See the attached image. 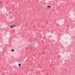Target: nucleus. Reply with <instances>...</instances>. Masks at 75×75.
Returning <instances> with one entry per match:
<instances>
[{
	"instance_id": "obj_3",
	"label": "nucleus",
	"mask_w": 75,
	"mask_h": 75,
	"mask_svg": "<svg viewBox=\"0 0 75 75\" xmlns=\"http://www.w3.org/2000/svg\"><path fill=\"white\" fill-rule=\"evenodd\" d=\"M10 27L11 28H13V26H11Z\"/></svg>"
},
{
	"instance_id": "obj_4",
	"label": "nucleus",
	"mask_w": 75,
	"mask_h": 75,
	"mask_svg": "<svg viewBox=\"0 0 75 75\" xmlns=\"http://www.w3.org/2000/svg\"><path fill=\"white\" fill-rule=\"evenodd\" d=\"M47 7L50 8V7H51V6H48Z\"/></svg>"
},
{
	"instance_id": "obj_2",
	"label": "nucleus",
	"mask_w": 75,
	"mask_h": 75,
	"mask_svg": "<svg viewBox=\"0 0 75 75\" xmlns=\"http://www.w3.org/2000/svg\"><path fill=\"white\" fill-rule=\"evenodd\" d=\"M11 51L12 52H14V49H12L11 50Z\"/></svg>"
},
{
	"instance_id": "obj_1",
	"label": "nucleus",
	"mask_w": 75,
	"mask_h": 75,
	"mask_svg": "<svg viewBox=\"0 0 75 75\" xmlns=\"http://www.w3.org/2000/svg\"><path fill=\"white\" fill-rule=\"evenodd\" d=\"M18 65L19 67H21V64H18Z\"/></svg>"
},
{
	"instance_id": "obj_5",
	"label": "nucleus",
	"mask_w": 75,
	"mask_h": 75,
	"mask_svg": "<svg viewBox=\"0 0 75 75\" xmlns=\"http://www.w3.org/2000/svg\"><path fill=\"white\" fill-rule=\"evenodd\" d=\"M15 26V25H13V27H14V26Z\"/></svg>"
},
{
	"instance_id": "obj_6",
	"label": "nucleus",
	"mask_w": 75,
	"mask_h": 75,
	"mask_svg": "<svg viewBox=\"0 0 75 75\" xmlns=\"http://www.w3.org/2000/svg\"><path fill=\"white\" fill-rule=\"evenodd\" d=\"M2 75H4V73H3V74H2Z\"/></svg>"
}]
</instances>
